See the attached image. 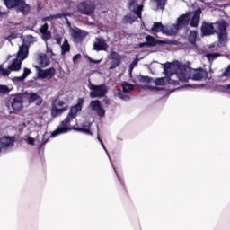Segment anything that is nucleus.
I'll use <instances>...</instances> for the list:
<instances>
[{
  "mask_svg": "<svg viewBox=\"0 0 230 230\" xmlns=\"http://www.w3.org/2000/svg\"><path fill=\"white\" fill-rule=\"evenodd\" d=\"M128 10H132V6H137V0H129L127 4Z\"/></svg>",
  "mask_w": 230,
  "mask_h": 230,
  "instance_id": "e433bc0d",
  "label": "nucleus"
},
{
  "mask_svg": "<svg viewBox=\"0 0 230 230\" xmlns=\"http://www.w3.org/2000/svg\"><path fill=\"white\" fill-rule=\"evenodd\" d=\"M97 139H98V141L101 143L102 146L103 148H105V145H103V141H102V138L100 137V135H98Z\"/></svg>",
  "mask_w": 230,
  "mask_h": 230,
  "instance_id": "de8ad7c7",
  "label": "nucleus"
},
{
  "mask_svg": "<svg viewBox=\"0 0 230 230\" xmlns=\"http://www.w3.org/2000/svg\"><path fill=\"white\" fill-rule=\"evenodd\" d=\"M13 145V140L11 137H2L0 138V148H8Z\"/></svg>",
  "mask_w": 230,
  "mask_h": 230,
  "instance_id": "6ab92c4d",
  "label": "nucleus"
},
{
  "mask_svg": "<svg viewBox=\"0 0 230 230\" xmlns=\"http://www.w3.org/2000/svg\"><path fill=\"white\" fill-rule=\"evenodd\" d=\"M27 143H28L29 145H34L35 139H33V137H28V138H27Z\"/></svg>",
  "mask_w": 230,
  "mask_h": 230,
  "instance_id": "c03bdc74",
  "label": "nucleus"
},
{
  "mask_svg": "<svg viewBox=\"0 0 230 230\" xmlns=\"http://www.w3.org/2000/svg\"><path fill=\"white\" fill-rule=\"evenodd\" d=\"M217 31L215 30V26L213 23H209L208 22H203L201 24V35L202 37H209L211 35H215L217 33L218 37V46L222 48L227 44L229 41V38L227 35V27L229 24L226 20H221L216 22Z\"/></svg>",
  "mask_w": 230,
  "mask_h": 230,
  "instance_id": "f03ea898",
  "label": "nucleus"
},
{
  "mask_svg": "<svg viewBox=\"0 0 230 230\" xmlns=\"http://www.w3.org/2000/svg\"><path fill=\"white\" fill-rule=\"evenodd\" d=\"M64 105H66V102H64V101L58 102V107H64Z\"/></svg>",
  "mask_w": 230,
  "mask_h": 230,
  "instance_id": "49530a36",
  "label": "nucleus"
},
{
  "mask_svg": "<svg viewBox=\"0 0 230 230\" xmlns=\"http://www.w3.org/2000/svg\"><path fill=\"white\" fill-rule=\"evenodd\" d=\"M124 21H126V22H129V24H132V22L136 21V18L130 16V14H127L124 16Z\"/></svg>",
  "mask_w": 230,
  "mask_h": 230,
  "instance_id": "c9c22d12",
  "label": "nucleus"
},
{
  "mask_svg": "<svg viewBox=\"0 0 230 230\" xmlns=\"http://www.w3.org/2000/svg\"><path fill=\"white\" fill-rule=\"evenodd\" d=\"M155 1L159 10H164V6H166V3H168V0H155Z\"/></svg>",
  "mask_w": 230,
  "mask_h": 230,
  "instance_id": "7c9ffc66",
  "label": "nucleus"
},
{
  "mask_svg": "<svg viewBox=\"0 0 230 230\" xmlns=\"http://www.w3.org/2000/svg\"><path fill=\"white\" fill-rule=\"evenodd\" d=\"M164 71L165 75H174V73H173V64L165 63L164 65Z\"/></svg>",
  "mask_w": 230,
  "mask_h": 230,
  "instance_id": "a878e982",
  "label": "nucleus"
},
{
  "mask_svg": "<svg viewBox=\"0 0 230 230\" xmlns=\"http://www.w3.org/2000/svg\"><path fill=\"white\" fill-rule=\"evenodd\" d=\"M79 13L83 15H91L95 10L94 4L90 1H83L77 6Z\"/></svg>",
  "mask_w": 230,
  "mask_h": 230,
  "instance_id": "0eeeda50",
  "label": "nucleus"
},
{
  "mask_svg": "<svg viewBox=\"0 0 230 230\" xmlns=\"http://www.w3.org/2000/svg\"><path fill=\"white\" fill-rule=\"evenodd\" d=\"M80 58H82V55L81 54H76L73 57V62L74 64H76L77 60H80Z\"/></svg>",
  "mask_w": 230,
  "mask_h": 230,
  "instance_id": "79ce46f5",
  "label": "nucleus"
},
{
  "mask_svg": "<svg viewBox=\"0 0 230 230\" xmlns=\"http://www.w3.org/2000/svg\"><path fill=\"white\" fill-rule=\"evenodd\" d=\"M190 24V14H182L178 18V28H184V26H188Z\"/></svg>",
  "mask_w": 230,
  "mask_h": 230,
  "instance_id": "f3484780",
  "label": "nucleus"
},
{
  "mask_svg": "<svg viewBox=\"0 0 230 230\" xmlns=\"http://www.w3.org/2000/svg\"><path fill=\"white\" fill-rule=\"evenodd\" d=\"M84 109V98H78L75 105L70 108V111L63 121H61L59 127L51 133L50 137H57L60 134H67L71 130H75L76 132H84V134H89L93 136L91 131V123L84 124L83 128H76L75 126L71 127V121L78 116V112H82Z\"/></svg>",
  "mask_w": 230,
  "mask_h": 230,
  "instance_id": "f257e3e1",
  "label": "nucleus"
},
{
  "mask_svg": "<svg viewBox=\"0 0 230 230\" xmlns=\"http://www.w3.org/2000/svg\"><path fill=\"white\" fill-rule=\"evenodd\" d=\"M34 69H37L38 71V77L41 78L42 80L48 78L49 80H51V78L56 75L57 70H55L54 67H50L46 70H42L40 66L37 65H33Z\"/></svg>",
  "mask_w": 230,
  "mask_h": 230,
  "instance_id": "6e6552de",
  "label": "nucleus"
},
{
  "mask_svg": "<svg viewBox=\"0 0 230 230\" xmlns=\"http://www.w3.org/2000/svg\"><path fill=\"white\" fill-rule=\"evenodd\" d=\"M71 51V45L67 40H65L63 45L61 46V53L62 55H66V53H69Z\"/></svg>",
  "mask_w": 230,
  "mask_h": 230,
  "instance_id": "393cba45",
  "label": "nucleus"
},
{
  "mask_svg": "<svg viewBox=\"0 0 230 230\" xmlns=\"http://www.w3.org/2000/svg\"><path fill=\"white\" fill-rule=\"evenodd\" d=\"M28 46L24 44L20 46L16 58H18V60H22H22H26V58H28Z\"/></svg>",
  "mask_w": 230,
  "mask_h": 230,
  "instance_id": "2eb2a0df",
  "label": "nucleus"
},
{
  "mask_svg": "<svg viewBox=\"0 0 230 230\" xmlns=\"http://www.w3.org/2000/svg\"><path fill=\"white\" fill-rule=\"evenodd\" d=\"M1 150H3V148H0V152H1Z\"/></svg>",
  "mask_w": 230,
  "mask_h": 230,
  "instance_id": "864d4df0",
  "label": "nucleus"
},
{
  "mask_svg": "<svg viewBox=\"0 0 230 230\" xmlns=\"http://www.w3.org/2000/svg\"><path fill=\"white\" fill-rule=\"evenodd\" d=\"M65 2H67V0H64Z\"/></svg>",
  "mask_w": 230,
  "mask_h": 230,
  "instance_id": "5fc2aeb1",
  "label": "nucleus"
},
{
  "mask_svg": "<svg viewBox=\"0 0 230 230\" xmlns=\"http://www.w3.org/2000/svg\"><path fill=\"white\" fill-rule=\"evenodd\" d=\"M90 98H104L107 94V86L105 84L94 85L91 84L89 85Z\"/></svg>",
  "mask_w": 230,
  "mask_h": 230,
  "instance_id": "39448f33",
  "label": "nucleus"
},
{
  "mask_svg": "<svg viewBox=\"0 0 230 230\" xmlns=\"http://www.w3.org/2000/svg\"><path fill=\"white\" fill-rule=\"evenodd\" d=\"M197 37H199V32L197 31H190L189 34V42L190 44H197Z\"/></svg>",
  "mask_w": 230,
  "mask_h": 230,
  "instance_id": "b1692460",
  "label": "nucleus"
},
{
  "mask_svg": "<svg viewBox=\"0 0 230 230\" xmlns=\"http://www.w3.org/2000/svg\"><path fill=\"white\" fill-rule=\"evenodd\" d=\"M230 78V64L225 68L224 72L221 74V78Z\"/></svg>",
  "mask_w": 230,
  "mask_h": 230,
  "instance_id": "473e14b6",
  "label": "nucleus"
},
{
  "mask_svg": "<svg viewBox=\"0 0 230 230\" xmlns=\"http://www.w3.org/2000/svg\"><path fill=\"white\" fill-rule=\"evenodd\" d=\"M217 57H222V54H220V53H208V54H206V58H208V62H213L214 60H217Z\"/></svg>",
  "mask_w": 230,
  "mask_h": 230,
  "instance_id": "cd10ccee",
  "label": "nucleus"
},
{
  "mask_svg": "<svg viewBox=\"0 0 230 230\" xmlns=\"http://www.w3.org/2000/svg\"><path fill=\"white\" fill-rule=\"evenodd\" d=\"M49 25L48 23H44L40 28V33H41L42 35L41 38H42V40H44V42H48V40L51 39V31H49Z\"/></svg>",
  "mask_w": 230,
  "mask_h": 230,
  "instance_id": "ddd939ff",
  "label": "nucleus"
},
{
  "mask_svg": "<svg viewBox=\"0 0 230 230\" xmlns=\"http://www.w3.org/2000/svg\"><path fill=\"white\" fill-rule=\"evenodd\" d=\"M72 37L74 40V42H75L76 44L82 42V40H84V37H85V34H84V31L82 30H74L72 31Z\"/></svg>",
  "mask_w": 230,
  "mask_h": 230,
  "instance_id": "dca6fc26",
  "label": "nucleus"
},
{
  "mask_svg": "<svg viewBox=\"0 0 230 230\" xmlns=\"http://www.w3.org/2000/svg\"><path fill=\"white\" fill-rule=\"evenodd\" d=\"M202 13V9L199 8L194 12V14L190 20L191 28H197L199 26V22H200V15Z\"/></svg>",
  "mask_w": 230,
  "mask_h": 230,
  "instance_id": "4468645a",
  "label": "nucleus"
},
{
  "mask_svg": "<svg viewBox=\"0 0 230 230\" xmlns=\"http://www.w3.org/2000/svg\"><path fill=\"white\" fill-rule=\"evenodd\" d=\"M147 48H154L155 46H164L166 44H170V41L157 40L154 36L147 35L146 37Z\"/></svg>",
  "mask_w": 230,
  "mask_h": 230,
  "instance_id": "9b49d317",
  "label": "nucleus"
},
{
  "mask_svg": "<svg viewBox=\"0 0 230 230\" xmlns=\"http://www.w3.org/2000/svg\"><path fill=\"white\" fill-rule=\"evenodd\" d=\"M9 89L6 85H0V93L1 94H4V93H8Z\"/></svg>",
  "mask_w": 230,
  "mask_h": 230,
  "instance_id": "a19ab883",
  "label": "nucleus"
},
{
  "mask_svg": "<svg viewBox=\"0 0 230 230\" xmlns=\"http://www.w3.org/2000/svg\"><path fill=\"white\" fill-rule=\"evenodd\" d=\"M31 74V70L28 68H24L23 74L21 77H19V80H25V78H28V76Z\"/></svg>",
  "mask_w": 230,
  "mask_h": 230,
  "instance_id": "72a5a7b5",
  "label": "nucleus"
},
{
  "mask_svg": "<svg viewBox=\"0 0 230 230\" xmlns=\"http://www.w3.org/2000/svg\"><path fill=\"white\" fill-rule=\"evenodd\" d=\"M4 4L8 9L18 7L22 13L30 12V5L24 0H4Z\"/></svg>",
  "mask_w": 230,
  "mask_h": 230,
  "instance_id": "20e7f679",
  "label": "nucleus"
},
{
  "mask_svg": "<svg viewBox=\"0 0 230 230\" xmlns=\"http://www.w3.org/2000/svg\"><path fill=\"white\" fill-rule=\"evenodd\" d=\"M209 48H210V49H211V48H215V44L210 45Z\"/></svg>",
  "mask_w": 230,
  "mask_h": 230,
  "instance_id": "3c124183",
  "label": "nucleus"
},
{
  "mask_svg": "<svg viewBox=\"0 0 230 230\" xmlns=\"http://www.w3.org/2000/svg\"><path fill=\"white\" fill-rule=\"evenodd\" d=\"M138 80L140 84H150L152 82V78L148 75H139Z\"/></svg>",
  "mask_w": 230,
  "mask_h": 230,
  "instance_id": "c756f323",
  "label": "nucleus"
},
{
  "mask_svg": "<svg viewBox=\"0 0 230 230\" xmlns=\"http://www.w3.org/2000/svg\"><path fill=\"white\" fill-rule=\"evenodd\" d=\"M111 66L109 69L110 70L116 69V67L119 66V65L121 64V56L118 52L112 51L111 53Z\"/></svg>",
  "mask_w": 230,
  "mask_h": 230,
  "instance_id": "f8f14e48",
  "label": "nucleus"
},
{
  "mask_svg": "<svg viewBox=\"0 0 230 230\" xmlns=\"http://www.w3.org/2000/svg\"><path fill=\"white\" fill-rule=\"evenodd\" d=\"M10 103L13 111L14 112H21L22 110V103H24V99L22 98V93H18L16 95H12L10 98Z\"/></svg>",
  "mask_w": 230,
  "mask_h": 230,
  "instance_id": "423d86ee",
  "label": "nucleus"
},
{
  "mask_svg": "<svg viewBox=\"0 0 230 230\" xmlns=\"http://www.w3.org/2000/svg\"><path fill=\"white\" fill-rule=\"evenodd\" d=\"M119 190V191H121V193H124L127 195V188H125V183L122 181H120Z\"/></svg>",
  "mask_w": 230,
  "mask_h": 230,
  "instance_id": "ea45409f",
  "label": "nucleus"
},
{
  "mask_svg": "<svg viewBox=\"0 0 230 230\" xmlns=\"http://www.w3.org/2000/svg\"><path fill=\"white\" fill-rule=\"evenodd\" d=\"M0 75H2V76H8L10 70L3 68V66L0 65Z\"/></svg>",
  "mask_w": 230,
  "mask_h": 230,
  "instance_id": "4c0bfd02",
  "label": "nucleus"
},
{
  "mask_svg": "<svg viewBox=\"0 0 230 230\" xmlns=\"http://www.w3.org/2000/svg\"><path fill=\"white\" fill-rule=\"evenodd\" d=\"M51 20H52V19H51V15L47 16V17H45V18H42L43 22H46V21H51Z\"/></svg>",
  "mask_w": 230,
  "mask_h": 230,
  "instance_id": "09e8293b",
  "label": "nucleus"
},
{
  "mask_svg": "<svg viewBox=\"0 0 230 230\" xmlns=\"http://www.w3.org/2000/svg\"><path fill=\"white\" fill-rule=\"evenodd\" d=\"M145 46L148 48V44H146V41L139 44V48H145Z\"/></svg>",
  "mask_w": 230,
  "mask_h": 230,
  "instance_id": "8fccbe9b",
  "label": "nucleus"
},
{
  "mask_svg": "<svg viewBox=\"0 0 230 230\" xmlns=\"http://www.w3.org/2000/svg\"><path fill=\"white\" fill-rule=\"evenodd\" d=\"M132 12L138 19H142L143 5H137Z\"/></svg>",
  "mask_w": 230,
  "mask_h": 230,
  "instance_id": "c85d7f7f",
  "label": "nucleus"
},
{
  "mask_svg": "<svg viewBox=\"0 0 230 230\" xmlns=\"http://www.w3.org/2000/svg\"><path fill=\"white\" fill-rule=\"evenodd\" d=\"M119 98H121V100H125V102H128V100H130V96L128 95H123L121 93H119Z\"/></svg>",
  "mask_w": 230,
  "mask_h": 230,
  "instance_id": "37998d69",
  "label": "nucleus"
},
{
  "mask_svg": "<svg viewBox=\"0 0 230 230\" xmlns=\"http://www.w3.org/2000/svg\"><path fill=\"white\" fill-rule=\"evenodd\" d=\"M176 74L180 82H188L190 79L200 82L202 80H208V75H209L203 68L191 69L183 64L177 65Z\"/></svg>",
  "mask_w": 230,
  "mask_h": 230,
  "instance_id": "7ed1b4c3",
  "label": "nucleus"
},
{
  "mask_svg": "<svg viewBox=\"0 0 230 230\" xmlns=\"http://www.w3.org/2000/svg\"><path fill=\"white\" fill-rule=\"evenodd\" d=\"M134 64H136V63H132V64H131V67L134 66Z\"/></svg>",
  "mask_w": 230,
  "mask_h": 230,
  "instance_id": "603ef678",
  "label": "nucleus"
},
{
  "mask_svg": "<svg viewBox=\"0 0 230 230\" xmlns=\"http://www.w3.org/2000/svg\"><path fill=\"white\" fill-rule=\"evenodd\" d=\"M164 25H163L161 22H155L153 27L151 28V31L153 33H159L161 31H164Z\"/></svg>",
  "mask_w": 230,
  "mask_h": 230,
  "instance_id": "5701e85b",
  "label": "nucleus"
},
{
  "mask_svg": "<svg viewBox=\"0 0 230 230\" xmlns=\"http://www.w3.org/2000/svg\"><path fill=\"white\" fill-rule=\"evenodd\" d=\"M37 62L40 67H48V66H49V58L46 54L39 55Z\"/></svg>",
  "mask_w": 230,
  "mask_h": 230,
  "instance_id": "a211bd4d",
  "label": "nucleus"
},
{
  "mask_svg": "<svg viewBox=\"0 0 230 230\" xmlns=\"http://www.w3.org/2000/svg\"><path fill=\"white\" fill-rule=\"evenodd\" d=\"M132 89H134V86L128 83H124L122 84L123 93H129V91H132Z\"/></svg>",
  "mask_w": 230,
  "mask_h": 230,
  "instance_id": "2f4dec72",
  "label": "nucleus"
},
{
  "mask_svg": "<svg viewBox=\"0 0 230 230\" xmlns=\"http://www.w3.org/2000/svg\"><path fill=\"white\" fill-rule=\"evenodd\" d=\"M37 100H40V96L37 93H31L30 95V102L33 103V102H37Z\"/></svg>",
  "mask_w": 230,
  "mask_h": 230,
  "instance_id": "f704fd0d",
  "label": "nucleus"
},
{
  "mask_svg": "<svg viewBox=\"0 0 230 230\" xmlns=\"http://www.w3.org/2000/svg\"><path fill=\"white\" fill-rule=\"evenodd\" d=\"M90 107L92 111L97 113L99 118H105V110L102 106V102L100 100H94L90 102Z\"/></svg>",
  "mask_w": 230,
  "mask_h": 230,
  "instance_id": "9d476101",
  "label": "nucleus"
},
{
  "mask_svg": "<svg viewBox=\"0 0 230 230\" xmlns=\"http://www.w3.org/2000/svg\"><path fill=\"white\" fill-rule=\"evenodd\" d=\"M21 64H22V61L21 59H14L13 63L9 66V71H20Z\"/></svg>",
  "mask_w": 230,
  "mask_h": 230,
  "instance_id": "4be33fe9",
  "label": "nucleus"
},
{
  "mask_svg": "<svg viewBox=\"0 0 230 230\" xmlns=\"http://www.w3.org/2000/svg\"><path fill=\"white\" fill-rule=\"evenodd\" d=\"M93 49L95 51H107L109 49V45L107 40L103 37H97L93 42Z\"/></svg>",
  "mask_w": 230,
  "mask_h": 230,
  "instance_id": "1a4fd4ad",
  "label": "nucleus"
},
{
  "mask_svg": "<svg viewBox=\"0 0 230 230\" xmlns=\"http://www.w3.org/2000/svg\"><path fill=\"white\" fill-rule=\"evenodd\" d=\"M66 110H67V107L58 109V108H57V105L53 104V107L51 109V116H52V118H57L58 116H62V114H64V111Z\"/></svg>",
  "mask_w": 230,
  "mask_h": 230,
  "instance_id": "aec40b11",
  "label": "nucleus"
},
{
  "mask_svg": "<svg viewBox=\"0 0 230 230\" xmlns=\"http://www.w3.org/2000/svg\"><path fill=\"white\" fill-rule=\"evenodd\" d=\"M164 80H167V82L169 84H173V85H179V81H173L170 77L169 78H164V77L157 78L155 80V85H164Z\"/></svg>",
  "mask_w": 230,
  "mask_h": 230,
  "instance_id": "412c9836",
  "label": "nucleus"
},
{
  "mask_svg": "<svg viewBox=\"0 0 230 230\" xmlns=\"http://www.w3.org/2000/svg\"><path fill=\"white\" fill-rule=\"evenodd\" d=\"M62 17H65L66 21H69L67 17H71V13H58L51 15V19H62Z\"/></svg>",
  "mask_w": 230,
  "mask_h": 230,
  "instance_id": "bb28decb",
  "label": "nucleus"
},
{
  "mask_svg": "<svg viewBox=\"0 0 230 230\" xmlns=\"http://www.w3.org/2000/svg\"><path fill=\"white\" fill-rule=\"evenodd\" d=\"M19 36L17 35V33L12 32L11 35L7 36L5 38L6 40H8V42H12V40H13V39H17Z\"/></svg>",
  "mask_w": 230,
  "mask_h": 230,
  "instance_id": "58836bf2",
  "label": "nucleus"
},
{
  "mask_svg": "<svg viewBox=\"0 0 230 230\" xmlns=\"http://www.w3.org/2000/svg\"><path fill=\"white\" fill-rule=\"evenodd\" d=\"M89 61L92 64H100V62H102V60H96V59H92V58H89Z\"/></svg>",
  "mask_w": 230,
  "mask_h": 230,
  "instance_id": "a18cd8bd",
  "label": "nucleus"
}]
</instances>
